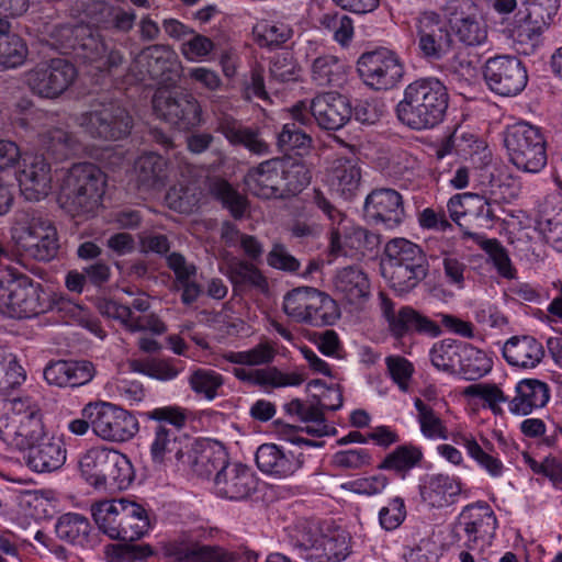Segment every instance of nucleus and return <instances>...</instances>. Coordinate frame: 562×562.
<instances>
[{"label":"nucleus","mask_w":562,"mask_h":562,"mask_svg":"<svg viewBox=\"0 0 562 562\" xmlns=\"http://www.w3.org/2000/svg\"><path fill=\"white\" fill-rule=\"evenodd\" d=\"M134 479V469L130 459L113 449L110 457V463L105 473L104 490H125L127 488Z\"/></svg>","instance_id":"5fc2aeb1"},{"label":"nucleus","mask_w":562,"mask_h":562,"mask_svg":"<svg viewBox=\"0 0 562 562\" xmlns=\"http://www.w3.org/2000/svg\"><path fill=\"white\" fill-rule=\"evenodd\" d=\"M305 462L302 452L285 450L276 443H263L256 452L258 469L274 479H286L302 469Z\"/></svg>","instance_id":"b1692460"},{"label":"nucleus","mask_w":562,"mask_h":562,"mask_svg":"<svg viewBox=\"0 0 562 562\" xmlns=\"http://www.w3.org/2000/svg\"><path fill=\"white\" fill-rule=\"evenodd\" d=\"M334 285L336 292L350 304L360 303L370 292V282L367 274L355 266L338 270Z\"/></svg>","instance_id":"ea45409f"},{"label":"nucleus","mask_w":562,"mask_h":562,"mask_svg":"<svg viewBox=\"0 0 562 562\" xmlns=\"http://www.w3.org/2000/svg\"><path fill=\"white\" fill-rule=\"evenodd\" d=\"M173 562H237L236 555L221 546L203 544L165 552Z\"/></svg>","instance_id":"a18cd8bd"},{"label":"nucleus","mask_w":562,"mask_h":562,"mask_svg":"<svg viewBox=\"0 0 562 562\" xmlns=\"http://www.w3.org/2000/svg\"><path fill=\"white\" fill-rule=\"evenodd\" d=\"M123 512L127 518L122 519V541H135L148 533L151 520L148 510L140 504L125 499Z\"/></svg>","instance_id":"de8ad7c7"},{"label":"nucleus","mask_w":562,"mask_h":562,"mask_svg":"<svg viewBox=\"0 0 562 562\" xmlns=\"http://www.w3.org/2000/svg\"><path fill=\"white\" fill-rule=\"evenodd\" d=\"M424 453L420 447L413 443L397 446L392 452L385 456L379 464L380 470L395 472L404 479L407 473L420 464Z\"/></svg>","instance_id":"49530a36"},{"label":"nucleus","mask_w":562,"mask_h":562,"mask_svg":"<svg viewBox=\"0 0 562 562\" xmlns=\"http://www.w3.org/2000/svg\"><path fill=\"white\" fill-rule=\"evenodd\" d=\"M220 43L198 33H193L181 44L180 52L188 61H202L211 59L212 54L220 49Z\"/></svg>","instance_id":"0e129e2a"},{"label":"nucleus","mask_w":562,"mask_h":562,"mask_svg":"<svg viewBox=\"0 0 562 562\" xmlns=\"http://www.w3.org/2000/svg\"><path fill=\"white\" fill-rule=\"evenodd\" d=\"M293 546L307 562H340L349 554V538L344 530L318 533L303 529L293 538Z\"/></svg>","instance_id":"dca6fc26"},{"label":"nucleus","mask_w":562,"mask_h":562,"mask_svg":"<svg viewBox=\"0 0 562 562\" xmlns=\"http://www.w3.org/2000/svg\"><path fill=\"white\" fill-rule=\"evenodd\" d=\"M460 493V482L445 474L428 475L419 485L423 502L432 508H443L453 504Z\"/></svg>","instance_id":"c9c22d12"},{"label":"nucleus","mask_w":562,"mask_h":562,"mask_svg":"<svg viewBox=\"0 0 562 562\" xmlns=\"http://www.w3.org/2000/svg\"><path fill=\"white\" fill-rule=\"evenodd\" d=\"M280 166V158H272L249 169L245 177L249 192L260 199L282 198L283 181L279 173Z\"/></svg>","instance_id":"c756f323"},{"label":"nucleus","mask_w":562,"mask_h":562,"mask_svg":"<svg viewBox=\"0 0 562 562\" xmlns=\"http://www.w3.org/2000/svg\"><path fill=\"white\" fill-rule=\"evenodd\" d=\"M76 124L90 137L104 140H119L130 135L133 119L116 103L101 104L78 114Z\"/></svg>","instance_id":"ddd939ff"},{"label":"nucleus","mask_w":562,"mask_h":562,"mask_svg":"<svg viewBox=\"0 0 562 562\" xmlns=\"http://www.w3.org/2000/svg\"><path fill=\"white\" fill-rule=\"evenodd\" d=\"M276 355L274 347L268 341H262L248 350L227 351L223 355V358L231 363L256 367L269 364L273 361Z\"/></svg>","instance_id":"052dcab7"},{"label":"nucleus","mask_w":562,"mask_h":562,"mask_svg":"<svg viewBox=\"0 0 562 562\" xmlns=\"http://www.w3.org/2000/svg\"><path fill=\"white\" fill-rule=\"evenodd\" d=\"M348 66L336 55L322 53L311 58L310 76L317 87H340L347 80Z\"/></svg>","instance_id":"4c0bfd02"},{"label":"nucleus","mask_w":562,"mask_h":562,"mask_svg":"<svg viewBox=\"0 0 562 562\" xmlns=\"http://www.w3.org/2000/svg\"><path fill=\"white\" fill-rule=\"evenodd\" d=\"M414 406L422 435L430 440H447L449 435L447 425L441 414L435 409V405L416 397Z\"/></svg>","instance_id":"09e8293b"},{"label":"nucleus","mask_w":562,"mask_h":562,"mask_svg":"<svg viewBox=\"0 0 562 562\" xmlns=\"http://www.w3.org/2000/svg\"><path fill=\"white\" fill-rule=\"evenodd\" d=\"M214 493L229 501H244L257 490V479L254 472L240 463H229L218 470L213 480Z\"/></svg>","instance_id":"4be33fe9"},{"label":"nucleus","mask_w":562,"mask_h":562,"mask_svg":"<svg viewBox=\"0 0 562 562\" xmlns=\"http://www.w3.org/2000/svg\"><path fill=\"white\" fill-rule=\"evenodd\" d=\"M449 94L437 78L417 79L406 86L395 112L398 121L416 131L429 130L442 122Z\"/></svg>","instance_id":"f257e3e1"},{"label":"nucleus","mask_w":562,"mask_h":562,"mask_svg":"<svg viewBox=\"0 0 562 562\" xmlns=\"http://www.w3.org/2000/svg\"><path fill=\"white\" fill-rule=\"evenodd\" d=\"M282 308L294 322L314 327L333 325L340 316L336 301L311 286H300L288 292Z\"/></svg>","instance_id":"1a4fd4ad"},{"label":"nucleus","mask_w":562,"mask_h":562,"mask_svg":"<svg viewBox=\"0 0 562 562\" xmlns=\"http://www.w3.org/2000/svg\"><path fill=\"white\" fill-rule=\"evenodd\" d=\"M105 188L106 175L98 166L75 164L63 178L59 201L71 216H89L101 206Z\"/></svg>","instance_id":"20e7f679"},{"label":"nucleus","mask_w":562,"mask_h":562,"mask_svg":"<svg viewBox=\"0 0 562 562\" xmlns=\"http://www.w3.org/2000/svg\"><path fill=\"white\" fill-rule=\"evenodd\" d=\"M76 67L65 58L41 61L24 75L30 91L42 99L55 100L63 95L77 79Z\"/></svg>","instance_id":"f8f14e48"},{"label":"nucleus","mask_w":562,"mask_h":562,"mask_svg":"<svg viewBox=\"0 0 562 562\" xmlns=\"http://www.w3.org/2000/svg\"><path fill=\"white\" fill-rule=\"evenodd\" d=\"M95 375V367L88 360H58L44 369V379L58 387H79L88 384Z\"/></svg>","instance_id":"bb28decb"},{"label":"nucleus","mask_w":562,"mask_h":562,"mask_svg":"<svg viewBox=\"0 0 562 562\" xmlns=\"http://www.w3.org/2000/svg\"><path fill=\"white\" fill-rule=\"evenodd\" d=\"M173 65L175 53L172 49L164 45H153L142 50L128 70L134 71V67L139 68L135 75L136 80L139 81L147 78L165 81L170 79L167 74L171 71Z\"/></svg>","instance_id":"c85d7f7f"},{"label":"nucleus","mask_w":562,"mask_h":562,"mask_svg":"<svg viewBox=\"0 0 562 562\" xmlns=\"http://www.w3.org/2000/svg\"><path fill=\"white\" fill-rule=\"evenodd\" d=\"M363 211L366 217L387 229L398 227L406 217L403 196L390 188L373 190L366 198Z\"/></svg>","instance_id":"412c9836"},{"label":"nucleus","mask_w":562,"mask_h":562,"mask_svg":"<svg viewBox=\"0 0 562 562\" xmlns=\"http://www.w3.org/2000/svg\"><path fill=\"white\" fill-rule=\"evenodd\" d=\"M449 26L467 46H481L487 41V25L473 0H449L445 8Z\"/></svg>","instance_id":"6ab92c4d"},{"label":"nucleus","mask_w":562,"mask_h":562,"mask_svg":"<svg viewBox=\"0 0 562 562\" xmlns=\"http://www.w3.org/2000/svg\"><path fill=\"white\" fill-rule=\"evenodd\" d=\"M382 276L400 295L415 289L428 273V261L423 249L405 238H394L384 248Z\"/></svg>","instance_id":"39448f33"},{"label":"nucleus","mask_w":562,"mask_h":562,"mask_svg":"<svg viewBox=\"0 0 562 562\" xmlns=\"http://www.w3.org/2000/svg\"><path fill=\"white\" fill-rule=\"evenodd\" d=\"M156 115L179 130H191L201 124L202 109L196 98L186 91L158 88L153 97Z\"/></svg>","instance_id":"4468645a"},{"label":"nucleus","mask_w":562,"mask_h":562,"mask_svg":"<svg viewBox=\"0 0 562 562\" xmlns=\"http://www.w3.org/2000/svg\"><path fill=\"white\" fill-rule=\"evenodd\" d=\"M544 349L532 336H514L503 347V357L512 367L536 368L543 359Z\"/></svg>","instance_id":"72a5a7b5"},{"label":"nucleus","mask_w":562,"mask_h":562,"mask_svg":"<svg viewBox=\"0 0 562 562\" xmlns=\"http://www.w3.org/2000/svg\"><path fill=\"white\" fill-rule=\"evenodd\" d=\"M150 307V302L145 294L135 297L131 305L121 303L116 300H104L99 304L100 312L113 319H117L126 329L132 333L151 331L162 334L166 330L165 324L155 314H144L135 316L132 308L146 313Z\"/></svg>","instance_id":"aec40b11"},{"label":"nucleus","mask_w":562,"mask_h":562,"mask_svg":"<svg viewBox=\"0 0 562 562\" xmlns=\"http://www.w3.org/2000/svg\"><path fill=\"white\" fill-rule=\"evenodd\" d=\"M21 193L29 201H40L48 195L52 184L50 165L43 156L23 159V168L18 176Z\"/></svg>","instance_id":"393cba45"},{"label":"nucleus","mask_w":562,"mask_h":562,"mask_svg":"<svg viewBox=\"0 0 562 562\" xmlns=\"http://www.w3.org/2000/svg\"><path fill=\"white\" fill-rule=\"evenodd\" d=\"M10 240L16 252L38 261H49L59 249L53 222L34 209L14 212L10 221Z\"/></svg>","instance_id":"7ed1b4c3"},{"label":"nucleus","mask_w":562,"mask_h":562,"mask_svg":"<svg viewBox=\"0 0 562 562\" xmlns=\"http://www.w3.org/2000/svg\"><path fill=\"white\" fill-rule=\"evenodd\" d=\"M81 415L91 419L92 432L109 442H125L138 432V420L126 409L110 402H90Z\"/></svg>","instance_id":"9b49d317"},{"label":"nucleus","mask_w":562,"mask_h":562,"mask_svg":"<svg viewBox=\"0 0 562 562\" xmlns=\"http://www.w3.org/2000/svg\"><path fill=\"white\" fill-rule=\"evenodd\" d=\"M131 368L134 372H139L150 378L169 381L178 376L181 369L177 368L172 362L168 360H133Z\"/></svg>","instance_id":"774afa93"},{"label":"nucleus","mask_w":562,"mask_h":562,"mask_svg":"<svg viewBox=\"0 0 562 562\" xmlns=\"http://www.w3.org/2000/svg\"><path fill=\"white\" fill-rule=\"evenodd\" d=\"M357 71L367 87L381 91L393 89L402 81L405 66L396 53L379 48L361 54Z\"/></svg>","instance_id":"2eb2a0df"},{"label":"nucleus","mask_w":562,"mask_h":562,"mask_svg":"<svg viewBox=\"0 0 562 562\" xmlns=\"http://www.w3.org/2000/svg\"><path fill=\"white\" fill-rule=\"evenodd\" d=\"M224 274L229 279L234 290L255 288L260 291L268 289L267 278L251 262L233 258L226 263Z\"/></svg>","instance_id":"c03bdc74"},{"label":"nucleus","mask_w":562,"mask_h":562,"mask_svg":"<svg viewBox=\"0 0 562 562\" xmlns=\"http://www.w3.org/2000/svg\"><path fill=\"white\" fill-rule=\"evenodd\" d=\"M483 76L488 88L503 97L517 95L528 81L524 64L510 55L488 58L483 68Z\"/></svg>","instance_id":"a211bd4d"},{"label":"nucleus","mask_w":562,"mask_h":562,"mask_svg":"<svg viewBox=\"0 0 562 562\" xmlns=\"http://www.w3.org/2000/svg\"><path fill=\"white\" fill-rule=\"evenodd\" d=\"M113 449L93 447L79 459V470L85 481L95 488L104 486L105 473Z\"/></svg>","instance_id":"37998d69"},{"label":"nucleus","mask_w":562,"mask_h":562,"mask_svg":"<svg viewBox=\"0 0 562 562\" xmlns=\"http://www.w3.org/2000/svg\"><path fill=\"white\" fill-rule=\"evenodd\" d=\"M462 342L445 339L436 342L429 351L432 366L440 371L452 373L460 364Z\"/></svg>","instance_id":"bf43d9fd"},{"label":"nucleus","mask_w":562,"mask_h":562,"mask_svg":"<svg viewBox=\"0 0 562 562\" xmlns=\"http://www.w3.org/2000/svg\"><path fill=\"white\" fill-rule=\"evenodd\" d=\"M463 235L476 241L491 257L498 273L505 278H513L514 269L506 249L497 239H486L483 235L465 231Z\"/></svg>","instance_id":"680f3d73"},{"label":"nucleus","mask_w":562,"mask_h":562,"mask_svg":"<svg viewBox=\"0 0 562 562\" xmlns=\"http://www.w3.org/2000/svg\"><path fill=\"white\" fill-rule=\"evenodd\" d=\"M81 48L86 61L100 72L115 75L127 69L123 52L101 40L90 37L82 43Z\"/></svg>","instance_id":"7c9ffc66"},{"label":"nucleus","mask_w":562,"mask_h":562,"mask_svg":"<svg viewBox=\"0 0 562 562\" xmlns=\"http://www.w3.org/2000/svg\"><path fill=\"white\" fill-rule=\"evenodd\" d=\"M48 434L37 402L29 395L0 397V439L24 451Z\"/></svg>","instance_id":"f03ea898"},{"label":"nucleus","mask_w":562,"mask_h":562,"mask_svg":"<svg viewBox=\"0 0 562 562\" xmlns=\"http://www.w3.org/2000/svg\"><path fill=\"white\" fill-rule=\"evenodd\" d=\"M463 395L476 397L483 401V406L492 411L494 415H503L502 403H508L509 398L496 385L492 383H474L463 390Z\"/></svg>","instance_id":"69168bd1"},{"label":"nucleus","mask_w":562,"mask_h":562,"mask_svg":"<svg viewBox=\"0 0 562 562\" xmlns=\"http://www.w3.org/2000/svg\"><path fill=\"white\" fill-rule=\"evenodd\" d=\"M292 117L301 125H308L312 119L327 131H337L350 120L352 110L347 97L338 92L316 95L310 103L300 101L291 109Z\"/></svg>","instance_id":"9d476101"},{"label":"nucleus","mask_w":562,"mask_h":562,"mask_svg":"<svg viewBox=\"0 0 562 562\" xmlns=\"http://www.w3.org/2000/svg\"><path fill=\"white\" fill-rule=\"evenodd\" d=\"M449 23L437 12L425 11L415 19L417 44L423 56L429 60H441L453 49L454 42Z\"/></svg>","instance_id":"f3484780"},{"label":"nucleus","mask_w":562,"mask_h":562,"mask_svg":"<svg viewBox=\"0 0 562 562\" xmlns=\"http://www.w3.org/2000/svg\"><path fill=\"white\" fill-rule=\"evenodd\" d=\"M257 43L261 47L278 48L293 37L294 30L288 18L261 21L255 27Z\"/></svg>","instance_id":"8fccbe9b"},{"label":"nucleus","mask_w":562,"mask_h":562,"mask_svg":"<svg viewBox=\"0 0 562 562\" xmlns=\"http://www.w3.org/2000/svg\"><path fill=\"white\" fill-rule=\"evenodd\" d=\"M362 239H366V228L353 226L346 218V222L339 226L331 227L330 231V250L333 254H347L346 248L362 252Z\"/></svg>","instance_id":"4d7b16f0"},{"label":"nucleus","mask_w":562,"mask_h":562,"mask_svg":"<svg viewBox=\"0 0 562 562\" xmlns=\"http://www.w3.org/2000/svg\"><path fill=\"white\" fill-rule=\"evenodd\" d=\"M167 160L156 153H145L134 162L135 179L139 190L158 191L167 183Z\"/></svg>","instance_id":"e433bc0d"},{"label":"nucleus","mask_w":562,"mask_h":562,"mask_svg":"<svg viewBox=\"0 0 562 562\" xmlns=\"http://www.w3.org/2000/svg\"><path fill=\"white\" fill-rule=\"evenodd\" d=\"M24 462L37 473L54 472L66 462L67 450L59 437L49 435L24 450Z\"/></svg>","instance_id":"a878e982"},{"label":"nucleus","mask_w":562,"mask_h":562,"mask_svg":"<svg viewBox=\"0 0 562 562\" xmlns=\"http://www.w3.org/2000/svg\"><path fill=\"white\" fill-rule=\"evenodd\" d=\"M233 374L241 382L263 389L299 386L304 382L303 374L297 372L284 373L276 367L263 369L234 368Z\"/></svg>","instance_id":"473e14b6"},{"label":"nucleus","mask_w":562,"mask_h":562,"mask_svg":"<svg viewBox=\"0 0 562 562\" xmlns=\"http://www.w3.org/2000/svg\"><path fill=\"white\" fill-rule=\"evenodd\" d=\"M188 383L198 396L213 401L222 395L225 379L213 369L194 368L188 376Z\"/></svg>","instance_id":"864d4df0"},{"label":"nucleus","mask_w":562,"mask_h":562,"mask_svg":"<svg viewBox=\"0 0 562 562\" xmlns=\"http://www.w3.org/2000/svg\"><path fill=\"white\" fill-rule=\"evenodd\" d=\"M147 419L159 422L154 427L150 443L151 461L160 467L180 470L188 448L179 429L184 425L186 415L176 406L158 407L144 413Z\"/></svg>","instance_id":"423d86ee"},{"label":"nucleus","mask_w":562,"mask_h":562,"mask_svg":"<svg viewBox=\"0 0 562 562\" xmlns=\"http://www.w3.org/2000/svg\"><path fill=\"white\" fill-rule=\"evenodd\" d=\"M222 531L210 525L209 522L193 526L187 530L181 531L177 537L166 541L162 546L164 553L180 550V548H192L206 544L207 541H213L220 538Z\"/></svg>","instance_id":"3c124183"},{"label":"nucleus","mask_w":562,"mask_h":562,"mask_svg":"<svg viewBox=\"0 0 562 562\" xmlns=\"http://www.w3.org/2000/svg\"><path fill=\"white\" fill-rule=\"evenodd\" d=\"M279 171L282 178V198L285 194H296L301 192L311 181V173L306 166L301 161L280 159Z\"/></svg>","instance_id":"13d9d810"},{"label":"nucleus","mask_w":562,"mask_h":562,"mask_svg":"<svg viewBox=\"0 0 562 562\" xmlns=\"http://www.w3.org/2000/svg\"><path fill=\"white\" fill-rule=\"evenodd\" d=\"M50 294L41 283L22 273L2 274L0 313L11 318H31L53 308Z\"/></svg>","instance_id":"0eeeda50"},{"label":"nucleus","mask_w":562,"mask_h":562,"mask_svg":"<svg viewBox=\"0 0 562 562\" xmlns=\"http://www.w3.org/2000/svg\"><path fill=\"white\" fill-rule=\"evenodd\" d=\"M391 331L397 338L405 336L409 331L431 337H437L442 333L440 325L411 306H404L397 312L396 321L391 323Z\"/></svg>","instance_id":"79ce46f5"},{"label":"nucleus","mask_w":562,"mask_h":562,"mask_svg":"<svg viewBox=\"0 0 562 562\" xmlns=\"http://www.w3.org/2000/svg\"><path fill=\"white\" fill-rule=\"evenodd\" d=\"M459 357V369L467 380H477L492 370V359L483 350L470 344L462 345Z\"/></svg>","instance_id":"6e6d98bb"},{"label":"nucleus","mask_w":562,"mask_h":562,"mask_svg":"<svg viewBox=\"0 0 562 562\" xmlns=\"http://www.w3.org/2000/svg\"><path fill=\"white\" fill-rule=\"evenodd\" d=\"M361 180L359 166L350 159H336L327 175L330 191L345 200H351L358 192Z\"/></svg>","instance_id":"58836bf2"},{"label":"nucleus","mask_w":562,"mask_h":562,"mask_svg":"<svg viewBox=\"0 0 562 562\" xmlns=\"http://www.w3.org/2000/svg\"><path fill=\"white\" fill-rule=\"evenodd\" d=\"M124 498L103 501L92 506V517L99 529L111 539L122 540V519L127 518L123 512Z\"/></svg>","instance_id":"a19ab883"},{"label":"nucleus","mask_w":562,"mask_h":562,"mask_svg":"<svg viewBox=\"0 0 562 562\" xmlns=\"http://www.w3.org/2000/svg\"><path fill=\"white\" fill-rule=\"evenodd\" d=\"M227 459L225 448L218 442L196 440L188 445L180 470L191 471L200 477L209 479L222 470Z\"/></svg>","instance_id":"5701e85b"},{"label":"nucleus","mask_w":562,"mask_h":562,"mask_svg":"<svg viewBox=\"0 0 562 562\" xmlns=\"http://www.w3.org/2000/svg\"><path fill=\"white\" fill-rule=\"evenodd\" d=\"M463 530L468 537L467 547L474 550V544L480 540L488 542L497 528V519L494 512L485 502L468 506L461 514Z\"/></svg>","instance_id":"cd10ccee"},{"label":"nucleus","mask_w":562,"mask_h":562,"mask_svg":"<svg viewBox=\"0 0 562 562\" xmlns=\"http://www.w3.org/2000/svg\"><path fill=\"white\" fill-rule=\"evenodd\" d=\"M451 438L456 445L463 447L468 456L490 476L501 477L503 475L505 467L497 454L493 453V446L488 440H484L483 445H480L472 434L460 431L452 434Z\"/></svg>","instance_id":"f704fd0d"},{"label":"nucleus","mask_w":562,"mask_h":562,"mask_svg":"<svg viewBox=\"0 0 562 562\" xmlns=\"http://www.w3.org/2000/svg\"><path fill=\"white\" fill-rule=\"evenodd\" d=\"M29 55L26 43L16 34L0 38V66L16 68L24 64Z\"/></svg>","instance_id":"338daca9"},{"label":"nucleus","mask_w":562,"mask_h":562,"mask_svg":"<svg viewBox=\"0 0 562 562\" xmlns=\"http://www.w3.org/2000/svg\"><path fill=\"white\" fill-rule=\"evenodd\" d=\"M90 530L89 520L76 513L60 516L55 524L56 536L60 540L76 546H85L88 542Z\"/></svg>","instance_id":"603ef678"},{"label":"nucleus","mask_w":562,"mask_h":562,"mask_svg":"<svg viewBox=\"0 0 562 562\" xmlns=\"http://www.w3.org/2000/svg\"><path fill=\"white\" fill-rule=\"evenodd\" d=\"M550 398L547 383L537 379H525L515 386V396L508 401V411L518 416L529 415L543 407Z\"/></svg>","instance_id":"2f4dec72"},{"label":"nucleus","mask_w":562,"mask_h":562,"mask_svg":"<svg viewBox=\"0 0 562 562\" xmlns=\"http://www.w3.org/2000/svg\"><path fill=\"white\" fill-rule=\"evenodd\" d=\"M211 192L231 212L233 217L241 218L245 215L248 209L247 199L227 181H214L211 186Z\"/></svg>","instance_id":"e2e57ef3"},{"label":"nucleus","mask_w":562,"mask_h":562,"mask_svg":"<svg viewBox=\"0 0 562 562\" xmlns=\"http://www.w3.org/2000/svg\"><path fill=\"white\" fill-rule=\"evenodd\" d=\"M504 146L508 160L522 172L538 173L547 166V139L537 125L520 121L507 126Z\"/></svg>","instance_id":"6e6552de"}]
</instances>
